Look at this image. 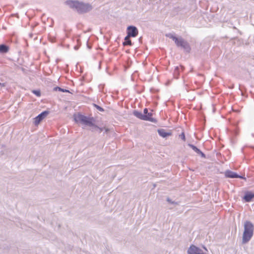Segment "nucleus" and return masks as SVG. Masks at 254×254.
Returning <instances> with one entry per match:
<instances>
[{
  "label": "nucleus",
  "mask_w": 254,
  "mask_h": 254,
  "mask_svg": "<svg viewBox=\"0 0 254 254\" xmlns=\"http://www.w3.org/2000/svg\"><path fill=\"white\" fill-rule=\"evenodd\" d=\"M254 225L249 222L246 221L244 225V232L243 236V242L247 243L251 239L253 235Z\"/></svg>",
  "instance_id": "f03ea898"
},
{
  "label": "nucleus",
  "mask_w": 254,
  "mask_h": 254,
  "mask_svg": "<svg viewBox=\"0 0 254 254\" xmlns=\"http://www.w3.org/2000/svg\"><path fill=\"white\" fill-rule=\"evenodd\" d=\"M87 118V117L84 116L80 114H77L74 115V120L75 122L83 125L85 124Z\"/></svg>",
  "instance_id": "39448f33"
},
{
  "label": "nucleus",
  "mask_w": 254,
  "mask_h": 254,
  "mask_svg": "<svg viewBox=\"0 0 254 254\" xmlns=\"http://www.w3.org/2000/svg\"><path fill=\"white\" fill-rule=\"evenodd\" d=\"M56 89H58V90L61 91H62V92H69V91H68V90H64V89H62L61 88H60V87H57Z\"/></svg>",
  "instance_id": "a211bd4d"
},
{
  "label": "nucleus",
  "mask_w": 254,
  "mask_h": 254,
  "mask_svg": "<svg viewBox=\"0 0 254 254\" xmlns=\"http://www.w3.org/2000/svg\"><path fill=\"white\" fill-rule=\"evenodd\" d=\"M133 114L135 116L142 120H152L151 118H148L147 116H144L141 113L137 111H134Z\"/></svg>",
  "instance_id": "9d476101"
},
{
  "label": "nucleus",
  "mask_w": 254,
  "mask_h": 254,
  "mask_svg": "<svg viewBox=\"0 0 254 254\" xmlns=\"http://www.w3.org/2000/svg\"><path fill=\"white\" fill-rule=\"evenodd\" d=\"M33 92L37 96H40L41 95L40 91L38 90H34Z\"/></svg>",
  "instance_id": "f3484780"
},
{
  "label": "nucleus",
  "mask_w": 254,
  "mask_h": 254,
  "mask_svg": "<svg viewBox=\"0 0 254 254\" xmlns=\"http://www.w3.org/2000/svg\"><path fill=\"white\" fill-rule=\"evenodd\" d=\"M84 126L90 127V129L93 131H99L100 132L103 130H105V132H107L109 129L106 127H99L96 126L94 124V120L93 118H88L86 120Z\"/></svg>",
  "instance_id": "7ed1b4c3"
},
{
  "label": "nucleus",
  "mask_w": 254,
  "mask_h": 254,
  "mask_svg": "<svg viewBox=\"0 0 254 254\" xmlns=\"http://www.w3.org/2000/svg\"><path fill=\"white\" fill-rule=\"evenodd\" d=\"M96 106V107L97 108V109L99 110L100 111H103V108H102L101 107L97 106V105H95Z\"/></svg>",
  "instance_id": "412c9836"
},
{
  "label": "nucleus",
  "mask_w": 254,
  "mask_h": 254,
  "mask_svg": "<svg viewBox=\"0 0 254 254\" xmlns=\"http://www.w3.org/2000/svg\"><path fill=\"white\" fill-rule=\"evenodd\" d=\"M180 137L184 140H185V136L184 133H182L180 135Z\"/></svg>",
  "instance_id": "aec40b11"
},
{
  "label": "nucleus",
  "mask_w": 254,
  "mask_h": 254,
  "mask_svg": "<svg viewBox=\"0 0 254 254\" xmlns=\"http://www.w3.org/2000/svg\"><path fill=\"white\" fill-rule=\"evenodd\" d=\"M167 201L170 202V203H169L170 204L178 205V204L176 202H175L174 201H171L170 200V199H169V198L167 199Z\"/></svg>",
  "instance_id": "6ab92c4d"
},
{
  "label": "nucleus",
  "mask_w": 254,
  "mask_h": 254,
  "mask_svg": "<svg viewBox=\"0 0 254 254\" xmlns=\"http://www.w3.org/2000/svg\"><path fill=\"white\" fill-rule=\"evenodd\" d=\"M148 110L147 109H144L143 111V115H146L148 113Z\"/></svg>",
  "instance_id": "4be33fe9"
},
{
  "label": "nucleus",
  "mask_w": 254,
  "mask_h": 254,
  "mask_svg": "<svg viewBox=\"0 0 254 254\" xmlns=\"http://www.w3.org/2000/svg\"><path fill=\"white\" fill-rule=\"evenodd\" d=\"M158 132L159 134L162 136V137H166L167 136H170L171 135V132L170 131H166L164 129H159L158 130Z\"/></svg>",
  "instance_id": "9b49d317"
},
{
  "label": "nucleus",
  "mask_w": 254,
  "mask_h": 254,
  "mask_svg": "<svg viewBox=\"0 0 254 254\" xmlns=\"http://www.w3.org/2000/svg\"><path fill=\"white\" fill-rule=\"evenodd\" d=\"M145 116H147L148 118L149 117L150 118H151L152 120H147L148 121H150L153 123L156 122L155 120L152 117V114L151 113H148Z\"/></svg>",
  "instance_id": "dca6fc26"
},
{
  "label": "nucleus",
  "mask_w": 254,
  "mask_h": 254,
  "mask_svg": "<svg viewBox=\"0 0 254 254\" xmlns=\"http://www.w3.org/2000/svg\"><path fill=\"white\" fill-rule=\"evenodd\" d=\"M254 197V193L252 192H248L246 193L244 197V199L246 201L249 202Z\"/></svg>",
  "instance_id": "f8f14e48"
},
{
  "label": "nucleus",
  "mask_w": 254,
  "mask_h": 254,
  "mask_svg": "<svg viewBox=\"0 0 254 254\" xmlns=\"http://www.w3.org/2000/svg\"><path fill=\"white\" fill-rule=\"evenodd\" d=\"M225 175L226 177L231 178H243L242 176H240L235 173L229 170L225 172Z\"/></svg>",
  "instance_id": "1a4fd4ad"
},
{
  "label": "nucleus",
  "mask_w": 254,
  "mask_h": 254,
  "mask_svg": "<svg viewBox=\"0 0 254 254\" xmlns=\"http://www.w3.org/2000/svg\"><path fill=\"white\" fill-rule=\"evenodd\" d=\"M78 49V47L77 46L74 47V49L77 50Z\"/></svg>",
  "instance_id": "b1692460"
},
{
  "label": "nucleus",
  "mask_w": 254,
  "mask_h": 254,
  "mask_svg": "<svg viewBox=\"0 0 254 254\" xmlns=\"http://www.w3.org/2000/svg\"><path fill=\"white\" fill-rule=\"evenodd\" d=\"M8 50V48L4 45H0V52L6 53Z\"/></svg>",
  "instance_id": "4468645a"
},
{
  "label": "nucleus",
  "mask_w": 254,
  "mask_h": 254,
  "mask_svg": "<svg viewBox=\"0 0 254 254\" xmlns=\"http://www.w3.org/2000/svg\"><path fill=\"white\" fill-rule=\"evenodd\" d=\"M129 38L130 37H128V36H127L125 37V42L124 43V45H131V42L129 40Z\"/></svg>",
  "instance_id": "2eb2a0df"
},
{
  "label": "nucleus",
  "mask_w": 254,
  "mask_h": 254,
  "mask_svg": "<svg viewBox=\"0 0 254 254\" xmlns=\"http://www.w3.org/2000/svg\"><path fill=\"white\" fill-rule=\"evenodd\" d=\"M189 146L193 150H194L195 152H196V153H197L198 154H201L202 156H203L204 154L202 153V152L201 151H200L199 150V149H198L196 147H195V146L192 145V144H189Z\"/></svg>",
  "instance_id": "ddd939ff"
},
{
  "label": "nucleus",
  "mask_w": 254,
  "mask_h": 254,
  "mask_svg": "<svg viewBox=\"0 0 254 254\" xmlns=\"http://www.w3.org/2000/svg\"><path fill=\"white\" fill-rule=\"evenodd\" d=\"M166 36L172 39L177 46L182 47L188 51L190 50V48L188 43L181 37H176L172 34H166Z\"/></svg>",
  "instance_id": "20e7f679"
},
{
  "label": "nucleus",
  "mask_w": 254,
  "mask_h": 254,
  "mask_svg": "<svg viewBox=\"0 0 254 254\" xmlns=\"http://www.w3.org/2000/svg\"><path fill=\"white\" fill-rule=\"evenodd\" d=\"M0 86H4V83H0Z\"/></svg>",
  "instance_id": "5701e85b"
},
{
  "label": "nucleus",
  "mask_w": 254,
  "mask_h": 254,
  "mask_svg": "<svg viewBox=\"0 0 254 254\" xmlns=\"http://www.w3.org/2000/svg\"><path fill=\"white\" fill-rule=\"evenodd\" d=\"M128 37H135L138 34L137 28L132 26H128L127 28Z\"/></svg>",
  "instance_id": "423d86ee"
},
{
  "label": "nucleus",
  "mask_w": 254,
  "mask_h": 254,
  "mask_svg": "<svg viewBox=\"0 0 254 254\" xmlns=\"http://www.w3.org/2000/svg\"><path fill=\"white\" fill-rule=\"evenodd\" d=\"M48 114L47 112H43L37 117L34 118V123L35 125H38Z\"/></svg>",
  "instance_id": "0eeeda50"
},
{
  "label": "nucleus",
  "mask_w": 254,
  "mask_h": 254,
  "mask_svg": "<svg viewBox=\"0 0 254 254\" xmlns=\"http://www.w3.org/2000/svg\"><path fill=\"white\" fill-rule=\"evenodd\" d=\"M65 4L69 7L81 13L88 12L92 9V6L90 4L78 0H67Z\"/></svg>",
  "instance_id": "f257e3e1"
},
{
  "label": "nucleus",
  "mask_w": 254,
  "mask_h": 254,
  "mask_svg": "<svg viewBox=\"0 0 254 254\" xmlns=\"http://www.w3.org/2000/svg\"><path fill=\"white\" fill-rule=\"evenodd\" d=\"M201 250L194 245H191L188 250V254H202Z\"/></svg>",
  "instance_id": "6e6552de"
}]
</instances>
